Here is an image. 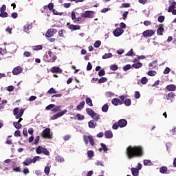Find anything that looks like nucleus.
<instances>
[{
  "mask_svg": "<svg viewBox=\"0 0 176 176\" xmlns=\"http://www.w3.org/2000/svg\"><path fill=\"white\" fill-rule=\"evenodd\" d=\"M83 140L86 145H87L89 142L91 144V146H94L96 145V142L94 141V138H93V135H84Z\"/></svg>",
  "mask_w": 176,
  "mask_h": 176,
  "instance_id": "20e7f679",
  "label": "nucleus"
},
{
  "mask_svg": "<svg viewBox=\"0 0 176 176\" xmlns=\"http://www.w3.org/2000/svg\"><path fill=\"white\" fill-rule=\"evenodd\" d=\"M109 109V106H108V104H104L102 107V112H108V109Z\"/></svg>",
  "mask_w": 176,
  "mask_h": 176,
  "instance_id": "e433bc0d",
  "label": "nucleus"
},
{
  "mask_svg": "<svg viewBox=\"0 0 176 176\" xmlns=\"http://www.w3.org/2000/svg\"><path fill=\"white\" fill-rule=\"evenodd\" d=\"M31 52H28V51H25L24 53H23V56L25 57H31Z\"/></svg>",
  "mask_w": 176,
  "mask_h": 176,
  "instance_id": "69168bd1",
  "label": "nucleus"
},
{
  "mask_svg": "<svg viewBox=\"0 0 176 176\" xmlns=\"http://www.w3.org/2000/svg\"><path fill=\"white\" fill-rule=\"evenodd\" d=\"M142 85H146L148 83V78L146 77H142L141 79Z\"/></svg>",
  "mask_w": 176,
  "mask_h": 176,
  "instance_id": "37998d69",
  "label": "nucleus"
},
{
  "mask_svg": "<svg viewBox=\"0 0 176 176\" xmlns=\"http://www.w3.org/2000/svg\"><path fill=\"white\" fill-rule=\"evenodd\" d=\"M86 112H87V115H89V116H91V118H92V116H94V113H95V111L90 108H87Z\"/></svg>",
  "mask_w": 176,
  "mask_h": 176,
  "instance_id": "a878e982",
  "label": "nucleus"
},
{
  "mask_svg": "<svg viewBox=\"0 0 176 176\" xmlns=\"http://www.w3.org/2000/svg\"><path fill=\"white\" fill-rule=\"evenodd\" d=\"M108 80V78L106 77H102L100 79L98 80V83H105Z\"/></svg>",
  "mask_w": 176,
  "mask_h": 176,
  "instance_id": "c03bdc74",
  "label": "nucleus"
},
{
  "mask_svg": "<svg viewBox=\"0 0 176 176\" xmlns=\"http://www.w3.org/2000/svg\"><path fill=\"white\" fill-rule=\"evenodd\" d=\"M13 125L14 126L15 129H17L18 130H19V129H21V127H23V125H21V124H20V122H14Z\"/></svg>",
  "mask_w": 176,
  "mask_h": 176,
  "instance_id": "2f4dec72",
  "label": "nucleus"
},
{
  "mask_svg": "<svg viewBox=\"0 0 176 176\" xmlns=\"http://www.w3.org/2000/svg\"><path fill=\"white\" fill-rule=\"evenodd\" d=\"M13 112L14 116H16V119H20V118H21V116H23L24 114V109H21L20 110L18 107H16L14 109Z\"/></svg>",
  "mask_w": 176,
  "mask_h": 176,
  "instance_id": "39448f33",
  "label": "nucleus"
},
{
  "mask_svg": "<svg viewBox=\"0 0 176 176\" xmlns=\"http://www.w3.org/2000/svg\"><path fill=\"white\" fill-rule=\"evenodd\" d=\"M43 148L42 147V146H38L36 148V153H37V155H41V153H43Z\"/></svg>",
  "mask_w": 176,
  "mask_h": 176,
  "instance_id": "c85d7f7f",
  "label": "nucleus"
},
{
  "mask_svg": "<svg viewBox=\"0 0 176 176\" xmlns=\"http://www.w3.org/2000/svg\"><path fill=\"white\" fill-rule=\"evenodd\" d=\"M60 109H61V106H56V107L52 109V112H53V113H56V112H58Z\"/></svg>",
  "mask_w": 176,
  "mask_h": 176,
  "instance_id": "79ce46f5",
  "label": "nucleus"
},
{
  "mask_svg": "<svg viewBox=\"0 0 176 176\" xmlns=\"http://www.w3.org/2000/svg\"><path fill=\"white\" fill-rule=\"evenodd\" d=\"M41 159H42L40 156H36L33 159H32V163H36V162L39 161Z\"/></svg>",
  "mask_w": 176,
  "mask_h": 176,
  "instance_id": "a18cd8bd",
  "label": "nucleus"
},
{
  "mask_svg": "<svg viewBox=\"0 0 176 176\" xmlns=\"http://www.w3.org/2000/svg\"><path fill=\"white\" fill-rule=\"evenodd\" d=\"M142 35L144 38H151V36L155 35V32L153 30H147L143 32Z\"/></svg>",
  "mask_w": 176,
  "mask_h": 176,
  "instance_id": "6e6552de",
  "label": "nucleus"
},
{
  "mask_svg": "<svg viewBox=\"0 0 176 176\" xmlns=\"http://www.w3.org/2000/svg\"><path fill=\"white\" fill-rule=\"evenodd\" d=\"M43 155H45L46 156H50V152L47 150V148L43 147Z\"/></svg>",
  "mask_w": 176,
  "mask_h": 176,
  "instance_id": "4c0bfd02",
  "label": "nucleus"
},
{
  "mask_svg": "<svg viewBox=\"0 0 176 176\" xmlns=\"http://www.w3.org/2000/svg\"><path fill=\"white\" fill-rule=\"evenodd\" d=\"M54 107H56V105H54L53 104H50L45 107V109H46V111H50V109H53V108H54Z\"/></svg>",
  "mask_w": 176,
  "mask_h": 176,
  "instance_id": "de8ad7c7",
  "label": "nucleus"
},
{
  "mask_svg": "<svg viewBox=\"0 0 176 176\" xmlns=\"http://www.w3.org/2000/svg\"><path fill=\"white\" fill-rule=\"evenodd\" d=\"M170 131L172 135H176V127L172 129Z\"/></svg>",
  "mask_w": 176,
  "mask_h": 176,
  "instance_id": "774afa93",
  "label": "nucleus"
},
{
  "mask_svg": "<svg viewBox=\"0 0 176 176\" xmlns=\"http://www.w3.org/2000/svg\"><path fill=\"white\" fill-rule=\"evenodd\" d=\"M123 32H124V30L120 28H117L113 31V34L116 37L120 36V35H122Z\"/></svg>",
  "mask_w": 176,
  "mask_h": 176,
  "instance_id": "9b49d317",
  "label": "nucleus"
},
{
  "mask_svg": "<svg viewBox=\"0 0 176 176\" xmlns=\"http://www.w3.org/2000/svg\"><path fill=\"white\" fill-rule=\"evenodd\" d=\"M9 14L6 12H1L0 13V17H2L3 19H5L6 17H8Z\"/></svg>",
  "mask_w": 176,
  "mask_h": 176,
  "instance_id": "603ef678",
  "label": "nucleus"
},
{
  "mask_svg": "<svg viewBox=\"0 0 176 176\" xmlns=\"http://www.w3.org/2000/svg\"><path fill=\"white\" fill-rule=\"evenodd\" d=\"M104 137L107 139L112 138V137H113V133H112V131H106L104 133Z\"/></svg>",
  "mask_w": 176,
  "mask_h": 176,
  "instance_id": "4be33fe9",
  "label": "nucleus"
},
{
  "mask_svg": "<svg viewBox=\"0 0 176 176\" xmlns=\"http://www.w3.org/2000/svg\"><path fill=\"white\" fill-rule=\"evenodd\" d=\"M160 173L161 174H166L167 173V167L166 166H162L160 168Z\"/></svg>",
  "mask_w": 176,
  "mask_h": 176,
  "instance_id": "c9c22d12",
  "label": "nucleus"
},
{
  "mask_svg": "<svg viewBox=\"0 0 176 176\" xmlns=\"http://www.w3.org/2000/svg\"><path fill=\"white\" fill-rule=\"evenodd\" d=\"M119 127H126L127 126V120L124 119H121L118 121Z\"/></svg>",
  "mask_w": 176,
  "mask_h": 176,
  "instance_id": "f3484780",
  "label": "nucleus"
},
{
  "mask_svg": "<svg viewBox=\"0 0 176 176\" xmlns=\"http://www.w3.org/2000/svg\"><path fill=\"white\" fill-rule=\"evenodd\" d=\"M31 163H32V159L31 158H26L25 160L23 162V164L24 166H30V164H31Z\"/></svg>",
  "mask_w": 176,
  "mask_h": 176,
  "instance_id": "393cba45",
  "label": "nucleus"
},
{
  "mask_svg": "<svg viewBox=\"0 0 176 176\" xmlns=\"http://www.w3.org/2000/svg\"><path fill=\"white\" fill-rule=\"evenodd\" d=\"M96 12L94 11H85L84 13L81 14V17L84 19H93Z\"/></svg>",
  "mask_w": 176,
  "mask_h": 176,
  "instance_id": "423d86ee",
  "label": "nucleus"
},
{
  "mask_svg": "<svg viewBox=\"0 0 176 176\" xmlns=\"http://www.w3.org/2000/svg\"><path fill=\"white\" fill-rule=\"evenodd\" d=\"M87 156L89 159H91L94 156V151H87Z\"/></svg>",
  "mask_w": 176,
  "mask_h": 176,
  "instance_id": "a19ab883",
  "label": "nucleus"
},
{
  "mask_svg": "<svg viewBox=\"0 0 176 176\" xmlns=\"http://www.w3.org/2000/svg\"><path fill=\"white\" fill-rule=\"evenodd\" d=\"M41 140V137L39 135L36 136V138L34 140V142H33V144L34 145H38V144H39V140Z\"/></svg>",
  "mask_w": 176,
  "mask_h": 176,
  "instance_id": "09e8293b",
  "label": "nucleus"
},
{
  "mask_svg": "<svg viewBox=\"0 0 176 176\" xmlns=\"http://www.w3.org/2000/svg\"><path fill=\"white\" fill-rule=\"evenodd\" d=\"M85 101H82L79 104L77 105L76 109L78 111H82L85 108Z\"/></svg>",
  "mask_w": 176,
  "mask_h": 176,
  "instance_id": "b1692460",
  "label": "nucleus"
},
{
  "mask_svg": "<svg viewBox=\"0 0 176 176\" xmlns=\"http://www.w3.org/2000/svg\"><path fill=\"white\" fill-rule=\"evenodd\" d=\"M85 102L89 107H93V100H91V98L87 97L85 99Z\"/></svg>",
  "mask_w": 176,
  "mask_h": 176,
  "instance_id": "cd10ccee",
  "label": "nucleus"
},
{
  "mask_svg": "<svg viewBox=\"0 0 176 176\" xmlns=\"http://www.w3.org/2000/svg\"><path fill=\"white\" fill-rule=\"evenodd\" d=\"M52 12L56 16H63V12H58L56 10H52Z\"/></svg>",
  "mask_w": 176,
  "mask_h": 176,
  "instance_id": "680f3d73",
  "label": "nucleus"
},
{
  "mask_svg": "<svg viewBox=\"0 0 176 176\" xmlns=\"http://www.w3.org/2000/svg\"><path fill=\"white\" fill-rule=\"evenodd\" d=\"M64 32L65 33L66 32H65V30H60L59 31H58V35H59V36H60L61 38H64Z\"/></svg>",
  "mask_w": 176,
  "mask_h": 176,
  "instance_id": "3c124183",
  "label": "nucleus"
},
{
  "mask_svg": "<svg viewBox=\"0 0 176 176\" xmlns=\"http://www.w3.org/2000/svg\"><path fill=\"white\" fill-rule=\"evenodd\" d=\"M92 119H94V120H96V122H98V120H100V119L101 118V117L100 116V115L97 114L96 113H94V116L91 117Z\"/></svg>",
  "mask_w": 176,
  "mask_h": 176,
  "instance_id": "72a5a7b5",
  "label": "nucleus"
},
{
  "mask_svg": "<svg viewBox=\"0 0 176 176\" xmlns=\"http://www.w3.org/2000/svg\"><path fill=\"white\" fill-rule=\"evenodd\" d=\"M156 74H157V72H156V71H155V70H151V71H149V72H148V75L149 76H155V75H156Z\"/></svg>",
  "mask_w": 176,
  "mask_h": 176,
  "instance_id": "8fccbe9b",
  "label": "nucleus"
},
{
  "mask_svg": "<svg viewBox=\"0 0 176 176\" xmlns=\"http://www.w3.org/2000/svg\"><path fill=\"white\" fill-rule=\"evenodd\" d=\"M120 8H130V3H124L122 4V6Z\"/></svg>",
  "mask_w": 176,
  "mask_h": 176,
  "instance_id": "338daca9",
  "label": "nucleus"
},
{
  "mask_svg": "<svg viewBox=\"0 0 176 176\" xmlns=\"http://www.w3.org/2000/svg\"><path fill=\"white\" fill-rule=\"evenodd\" d=\"M48 94H56L57 93L54 88H51L50 90L47 91Z\"/></svg>",
  "mask_w": 176,
  "mask_h": 176,
  "instance_id": "864d4df0",
  "label": "nucleus"
},
{
  "mask_svg": "<svg viewBox=\"0 0 176 176\" xmlns=\"http://www.w3.org/2000/svg\"><path fill=\"white\" fill-rule=\"evenodd\" d=\"M113 57L112 53H108V54H104L102 56V58L103 60H107V58H111Z\"/></svg>",
  "mask_w": 176,
  "mask_h": 176,
  "instance_id": "7c9ffc66",
  "label": "nucleus"
},
{
  "mask_svg": "<svg viewBox=\"0 0 176 176\" xmlns=\"http://www.w3.org/2000/svg\"><path fill=\"white\" fill-rule=\"evenodd\" d=\"M166 89L168 91H175L176 90V86L174 84H170L169 85H167L166 87Z\"/></svg>",
  "mask_w": 176,
  "mask_h": 176,
  "instance_id": "dca6fc26",
  "label": "nucleus"
},
{
  "mask_svg": "<svg viewBox=\"0 0 176 176\" xmlns=\"http://www.w3.org/2000/svg\"><path fill=\"white\" fill-rule=\"evenodd\" d=\"M126 155L129 160L134 159V157H142L144 148L141 146H129L126 150Z\"/></svg>",
  "mask_w": 176,
  "mask_h": 176,
  "instance_id": "f257e3e1",
  "label": "nucleus"
},
{
  "mask_svg": "<svg viewBox=\"0 0 176 176\" xmlns=\"http://www.w3.org/2000/svg\"><path fill=\"white\" fill-rule=\"evenodd\" d=\"M74 119H75V120H83L85 119V116L80 113H77L76 116H74Z\"/></svg>",
  "mask_w": 176,
  "mask_h": 176,
  "instance_id": "412c9836",
  "label": "nucleus"
},
{
  "mask_svg": "<svg viewBox=\"0 0 176 176\" xmlns=\"http://www.w3.org/2000/svg\"><path fill=\"white\" fill-rule=\"evenodd\" d=\"M165 17L164 16H160L157 18V21H159V23H163V21H164Z\"/></svg>",
  "mask_w": 176,
  "mask_h": 176,
  "instance_id": "13d9d810",
  "label": "nucleus"
},
{
  "mask_svg": "<svg viewBox=\"0 0 176 176\" xmlns=\"http://www.w3.org/2000/svg\"><path fill=\"white\" fill-rule=\"evenodd\" d=\"M21 72H23V69L20 66L14 68L12 70L13 75H19V74H21Z\"/></svg>",
  "mask_w": 176,
  "mask_h": 176,
  "instance_id": "4468645a",
  "label": "nucleus"
},
{
  "mask_svg": "<svg viewBox=\"0 0 176 176\" xmlns=\"http://www.w3.org/2000/svg\"><path fill=\"white\" fill-rule=\"evenodd\" d=\"M129 14V11H125L122 14L123 20H126L127 19V16Z\"/></svg>",
  "mask_w": 176,
  "mask_h": 176,
  "instance_id": "e2e57ef3",
  "label": "nucleus"
},
{
  "mask_svg": "<svg viewBox=\"0 0 176 176\" xmlns=\"http://www.w3.org/2000/svg\"><path fill=\"white\" fill-rule=\"evenodd\" d=\"M54 8V4H53V3H50L47 5V8L49 9V10H54V9H53Z\"/></svg>",
  "mask_w": 176,
  "mask_h": 176,
  "instance_id": "6e6d98bb",
  "label": "nucleus"
},
{
  "mask_svg": "<svg viewBox=\"0 0 176 176\" xmlns=\"http://www.w3.org/2000/svg\"><path fill=\"white\" fill-rule=\"evenodd\" d=\"M111 104H113V105H115L116 107H118V105L123 104V102L120 100V99L118 98H113L111 100Z\"/></svg>",
  "mask_w": 176,
  "mask_h": 176,
  "instance_id": "2eb2a0df",
  "label": "nucleus"
},
{
  "mask_svg": "<svg viewBox=\"0 0 176 176\" xmlns=\"http://www.w3.org/2000/svg\"><path fill=\"white\" fill-rule=\"evenodd\" d=\"M131 171L133 176H138L140 175V170L136 168H131Z\"/></svg>",
  "mask_w": 176,
  "mask_h": 176,
  "instance_id": "aec40b11",
  "label": "nucleus"
},
{
  "mask_svg": "<svg viewBox=\"0 0 176 176\" xmlns=\"http://www.w3.org/2000/svg\"><path fill=\"white\" fill-rule=\"evenodd\" d=\"M88 126L89 129H96V126H97V123L94 122V120H91L88 122Z\"/></svg>",
  "mask_w": 176,
  "mask_h": 176,
  "instance_id": "6ab92c4d",
  "label": "nucleus"
},
{
  "mask_svg": "<svg viewBox=\"0 0 176 176\" xmlns=\"http://www.w3.org/2000/svg\"><path fill=\"white\" fill-rule=\"evenodd\" d=\"M67 112H68V111L67 109H64L63 111H62L61 112H59L56 114H54L51 119L52 120H54L56 119H58V118H61V116H63V115H65V113H67Z\"/></svg>",
  "mask_w": 176,
  "mask_h": 176,
  "instance_id": "1a4fd4ad",
  "label": "nucleus"
},
{
  "mask_svg": "<svg viewBox=\"0 0 176 176\" xmlns=\"http://www.w3.org/2000/svg\"><path fill=\"white\" fill-rule=\"evenodd\" d=\"M124 105H126V107H130V105H131V99L130 98L125 99L124 101Z\"/></svg>",
  "mask_w": 176,
  "mask_h": 176,
  "instance_id": "473e14b6",
  "label": "nucleus"
},
{
  "mask_svg": "<svg viewBox=\"0 0 176 176\" xmlns=\"http://www.w3.org/2000/svg\"><path fill=\"white\" fill-rule=\"evenodd\" d=\"M66 25L67 28L71 31H77L78 30H80V25H74L68 22Z\"/></svg>",
  "mask_w": 176,
  "mask_h": 176,
  "instance_id": "0eeeda50",
  "label": "nucleus"
},
{
  "mask_svg": "<svg viewBox=\"0 0 176 176\" xmlns=\"http://www.w3.org/2000/svg\"><path fill=\"white\" fill-rule=\"evenodd\" d=\"M50 72L52 74H63V69L58 67H52L50 69Z\"/></svg>",
  "mask_w": 176,
  "mask_h": 176,
  "instance_id": "f8f14e48",
  "label": "nucleus"
},
{
  "mask_svg": "<svg viewBox=\"0 0 176 176\" xmlns=\"http://www.w3.org/2000/svg\"><path fill=\"white\" fill-rule=\"evenodd\" d=\"M32 30V25H25L23 31L27 32V34H30V30Z\"/></svg>",
  "mask_w": 176,
  "mask_h": 176,
  "instance_id": "5701e85b",
  "label": "nucleus"
},
{
  "mask_svg": "<svg viewBox=\"0 0 176 176\" xmlns=\"http://www.w3.org/2000/svg\"><path fill=\"white\" fill-rule=\"evenodd\" d=\"M104 75H105V70L104 69H102L101 70L99 71L98 72L99 76H104Z\"/></svg>",
  "mask_w": 176,
  "mask_h": 176,
  "instance_id": "052dcab7",
  "label": "nucleus"
},
{
  "mask_svg": "<svg viewBox=\"0 0 176 176\" xmlns=\"http://www.w3.org/2000/svg\"><path fill=\"white\" fill-rule=\"evenodd\" d=\"M133 66H131V65H126L125 66L123 67V71H129V69H131V67Z\"/></svg>",
  "mask_w": 176,
  "mask_h": 176,
  "instance_id": "49530a36",
  "label": "nucleus"
},
{
  "mask_svg": "<svg viewBox=\"0 0 176 176\" xmlns=\"http://www.w3.org/2000/svg\"><path fill=\"white\" fill-rule=\"evenodd\" d=\"M144 166H153V164L152 163V161L144 160Z\"/></svg>",
  "mask_w": 176,
  "mask_h": 176,
  "instance_id": "f704fd0d",
  "label": "nucleus"
},
{
  "mask_svg": "<svg viewBox=\"0 0 176 176\" xmlns=\"http://www.w3.org/2000/svg\"><path fill=\"white\" fill-rule=\"evenodd\" d=\"M175 97V94L173 92H170L166 96V100L168 101H170V102H173V100H174V98Z\"/></svg>",
  "mask_w": 176,
  "mask_h": 176,
  "instance_id": "ddd939ff",
  "label": "nucleus"
},
{
  "mask_svg": "<svg viewBox=\"0 0 176 176\" xmlns=\"http://www.w3.org/2000/svg\"><path fill=\"white\" fill-rule=\"evenodd\" d=\"M94 46V47L98 48L100 46H101V41H96Z\"/></svg>",
  "mask_w": 176,
  "mask_h": 176,
  "instance_id": "5fc2aeb1",
  "label": "nucleus"
},
{
  "mask_svg": "<svg viewBox=\"0 0 176 176\" xmlns=\"http://www.w3.org/2000/svg\"><path fill=\"white\" fill-rule=\"evenodd\" d=\"M56 34H57V30L51 28L47 31V32L45 34V36L47 38H52V36H53V35H54Z\"/></svg>",
  "mask_w": 176,
  "mask_h": 176,
  "instance_id": "9d476101",
  "label": "nucleus"
},
{
  "mask_svg": "<svg viewBox=\"0 0 176 176\" xmlns=\"http://www.w3.org/2000/svg\"><path fill=\"white\" fill-rule=\"evenodd\" d=\"M110 69H111V71H118V66H117V65H111L110 66Z\"/></svg>",
  "mask_w": 176,
  "mask_h": 176,
  "instance_id": "bf43d9fd",
  "label": "nucleus"
},
{
  "mask_svg": "<svg viewBox=\"0 0 176 176\" xmlns=\"http://www.w3.org/2000/svg\"><path fill=\"white\" fill-rule=\"evenodd\" d=\"M100 146L102 148H99V152H102V150L104 151V152H107L108 151V148L107 147V145H105V144L100 143Z\"/></svg>",
  "mask_w": 176,
  "mask_h": 176,
  "instance_id": "bb28decb",
  "label": "nucleus"
},
{
  "mask_svg": "<svg viewBox=\"0 0 176 176\" xmlns=\"http://www.w3.org/2000/svg\"><path fill=\"white\" fill-rule=\"evenodd\" d=\"M44 173L46 175H49V173H50V166H46L44 169Z\"/></svg>",
  "mask_w": 176,
  "mask_h": 176,
  "instance_id": "58836bf2",
  "label": "nucleus"
},
{
  "mask_svg": "<svg viewBox=\"0 0 176 176\" xmlns=\"http://www.w3.org/2000/svg\"><path fill=\"white\" fill-rule=\"evenodd\" d=\"M72 19L73 20V23H75V21L76 20V14L74 11L72 12Z\"/></svg>",
  "mask_w": 176,
  "mask_h": 176,
  "instance_id": "4d7b16f0",
  "label": "nucleus"
},
{
  "mask_svg": "<svg viewBox=\"0 0 176 176\" xmlns=\"http://www.w3.org/2000/svg\"><path fill=\"white\" fill-rule=\"evenodd\" d=\"M14 137H20L21 135V132L19 130H16L14 132Z\"/></svg>",
  "mask_w": 176,
  "mask_h": 176,
  "instance_id": "0e129e2a",
  "label": "nucleus"
},
{
  "mask_svg": "<svg viewBox=\"0 0 176 176\" xmlns=\"http://www.w3.org/2000/svg\"><path fill=\"white\" fill-rule=\"evenodd\" d=\"M164 25L160 24L159 28L157 30V34L158 35H163V32H164Z\"/></svg>",
  "mask_w": 176,
  "mask_h": 176,
  "instance_id": "a211bd4d",
  "label": "nucleus"
},
{
  "mask_svg": "<svg viewBox=\"0 0 176 176\" xmlns=\"http://www.w3.org/2000/svg\"><path fill=\"white\" fill-rule=\"evenodd\" d=\"M33 50H42L43 47L41 45H36L32 47Z\"/></svg>",
  "mask_w": 176,
  "mask_h": 176,
  "instance_id": "ea45409f",
  "label": "nucleus"
},
{
  "mask_svg": "<svg viewBox=\"0 0 176 176\" xmlns=\"http://www.w3.org/2000/svg\"><path fill=\"white\" fill-rule=\"evenodd\" d=\"M44 58L47 63H55L56 60H57V56L52 51H49L48 54L45 55Z\"/></svg>",
  "mask_w": 176,
  "mask_h": 176,
  "instance_id": "f03ea898",
  "label": "nucleus"
},
{
  "mask_svg": "<svg viewBox=\"0 0 176 176\" xmlns=\"http://www.w3.org/2000/svg\"><path fill=\"white\" fill-rule=\"evenodd\" d=\"M133 68H135L136 69H138L139 68H141L142 67V63L138 62L137 63H133L132 65Z\"/></svg>",
  "mask_w": 176,
  "mask_h": 176,
  "instance_id": "c756f323",
  "label": "nucleus"
},
{
  "mask_svg": "<svg viewBox=\"0 0 176 176\" xmlns=\"http://www.w3.org/2000/svg\"><path fill=\"white\" fill-rule=\"evenodd\" d=\"M41 137L44 139L52 140L53 135L50 133V128L45 129L41 133Z\"/></svg>",
  "mask_w": 176,
  "mask_h": 176,
  "instance_id": "7ed1b4c3",
  "label": "nucleus"
}]
</instances>
